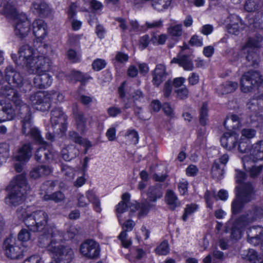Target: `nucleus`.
<instances>
[{
    "instance_id": "34",
    "label": "nucleus",
    "mask_w": 263,
    "mask_h": 263,
    "mask_svg": "<svg viewBox=\"0 0 263 263\" xmlns=\"http://www.w3.org/2000/svg\"><path fill=\"white\" fill-rule=\"evenodd\" d=\"M165 200L171 210H174L176 208L180 205V202L178 197L172 190L167 191L165 196Z\"/></svg>"
},
{
    "instance_id": "19",
    "label": "nucleus",
    "mask_w": 263,
    "mask_h": 263,
    "mask_svg": "<svg viewBox=\"0 0 263 263\" xmlns=\"http://www.w3.org/2000/svg\"><path fill=\"white\" fill-rule=\"evenodd\" d=\"M167 73L165 65L162 64H157L152 71V83L154 85L159 87L166 79Z\"/></svg>"
},
{
    "instance_id": "30",
    "label": "nucleus",
    "mask_w": 263,
    "mask_h": 263,
    "mask_svg": "<svg viewBox=\"0 0 263 263\" xmlns=\"http://www.w3.org/2000/svg\"><path fill=\"white\" fill-rule=\"evenodd\" d=\"M74 256V251L69 246L63 245L55 259L59 261H63L68 263L72 261Z\"/></svg>"
},
{
    "instance_id": "43",
    "label": "nucleus",
    "mask_w": 263,
    "mask_h": 263,
    "mask_svg": "<svg viewBox=\"0 0 263 263\" xmlns=\"http://www.w3.org/2000/svg\"><path fill=\"white\" fill-rule=\"evenodd\" d=\"M238 87V83L235 82L227 81L220 86L222 94H227L234 92Z\"/></svg>"
},
{
    "instance_id": "10",
    "label": "nucleus",
    "mask_w": 263,
    "mask_h": 263,
    "mask_svg": "<svg viewBox=\"0 0 263 263\" xmlns=\"http://www.w3.org/2000/svg\"><path fill=\"white\" fill-rule=\"evenodd\" d=\"M18 53V59H15L16 55L14 54H12V58L16 65H21L23 67L25 66L26 68L35 58L33 57L34 55L33 49L28 44L22 45L20 48Z\"/></svg>"
},
{
    "instance_id": "42",
    "label": "nucleus",
    "mask_w": 263,
    "mask_h": 263,
    "mask_svg": "<svg viewBox=\"0 0 263 263\" xmlns=\"http://www.w3.org/2000/svg\"><path fill=\"white\" fill-rule=\"evenodd\" d=\"M262 6V3L259 0H247L245 5V9L248 12L258 10Z\"/></svg>"
},
{
    "instance_id": "47",
    "label": "nucleus",
    "mask_w": 263,
    "mask_h": 263,
    "mask_svg": "<svg viewBox=\"0 0 263 263\" xmlns=\"http://www.w3.org/2000/svg\"><path fill=\"white\" fill-rule=\"evenodd\" d=\"M156 253L159 255H166L170 252L167 241L164 240L155 249Z\"/></svg>"
},
{
    "instance_id": "14",
    "label": "nucleus",
    "mask_w": 263,
    "mask_h": 263,
    "mask_svg": "<svg viewBox=\"0 0 263 263\" xmlns=\"http://www.w3.org/2000/svg\"><path fill=\"white\" fill-rule=\"evenodd\" d=\"M263 216V209L254 206L251 210L241 215L238 218L237 223H240L241 227L247 226L251 223L260 219Z\"/></svg>"
},
{
    "instance_id": "8",
    "label": "nucleus",
    "mask_w": 263,
    "mask_h": 263,
    "mask_svg": "<svg viewBox=\"0 0 263 263\" xmlns=\"http://www.w3.org/2000/svg\"><path fill=\"white\" fill-rule=\"evenodd\" d=\"M249 141L246 140L243 138H241L238 145V149L241 153H250V155L248 156L249 160H252V161H256L263 159V141H260L252 146L251 149L249 148ZM245 156H247L246 155Z\"/></svg>"
},
{
    "instance_id": "48",
    "label": "nucleus",
    "mask_w": 263,
    "mask_h": 263,
    "mask_svg": "<svg viewBox=\"0 0 263 263\" xmlns=\"http://www.w3.org/2000/svg\"><path fill=\"white\" fill-rule=\"evenodd\" d=\"M208 105L203 103L200 109L199 122L201 125L204 126L208 121Z\"/></svg>"
},
{
    "instance_id": "26",
    "label": "nucleus",
    "mask_w": 263,
    "mask_h": 263,
    "mask_svg": "<svg viewBox=\"0 0 263 263\" xmlns=\"http://www.w3.org/2000/svg\"><path fill=\"white\" fill-rule=\"evenodd\" d=\"M52 172V168L46 165H42L34 167L29 173L30 177L34 179L49 175Z\"/></svg>"
},
{
    "instance_id": "51",
    "label": "nucleus",
    "mask_w": 263,
    "mask_h": 263,
    "mask_svg": "<svg viewBox=\"0 0 263 263\" xmlns=\"http://www.w3.org/2000/svg\"><path fill=\"white\" fill-rule=\"evenodd\" d=\"M197 209V205L195 204H191L186 205L184 213L182 215V219L183 221H186L188 216L194 213Z\"/></svg>"
},
{
    "instance_id": "2",
    "label": "nucleus",
    "mask_w": 263,
    "mask_h": 263,
    "mask_svg": "<svg viewBox=\"0 0 263 263\" xmlns=\"http://www.w3.org/2000/svg\"><path fill=\"white\" fill-rule=\"evenodd\" d=\"M10 184L12 189L5 198V202L10 206H18L25 201L27 192L30 188L26 175L24 174L17 175Z\"/></svg>"
},
{
    "instance_id": "25",
    "label": "nucleus",
    "mask_w": 263,
    "mask_h": 263,
    "mask_svg": "<svg viewBox=\"0 0 263 263\" xmlns=\"http://www.w3.org/2000/svg\"><path fill=\"white\" fill-rule=\"evenodd\" d=\"M32 148L29 144H25L21 147L14 156L15 160L20 162H27L32 156Z\"/></svg>"
},
{
    "instance_id": "56",
    "label": "nucleus",
    "mask_w": 263,
    "mask_h": 263,
    "mask_svg": "<svg viewBox=\"0 0 263 263\" xmlns=\"http://www.w3.org/2000/svg\"><path fill=\"white\" fill-rule=\"evenodd\" d=\"M16 212L17 217L22 220L25 223L26 218L30 215V214L27 212V209L21 206L17 209Z\"/></svg>"
},
{
    "instance_id": "21",
    "label": "nucleus",
    "mask_w": 263,
    "mask_h": 263,
    "mask_svg": "<svg viewBox=\"0 0 263 263\" xmlns=\"http://www.w3.org/2000/svg\"><path fill=\"white\" fill-rule=\"evenodd\" d=\"M238 136L234 132L223 134L220 139L221 145L228 150H232L236 147Z\"/></svg>"
},
{
    "instance_id": "59",
    "label": "nucleus",
    "mask_w": 263,
    "mask_h": 263,
    "mask_svg": "<svg viewBox=\"0 0 263 263\" xmlns=\"http://www.w3.org/2000/svg\"><path fill=\"white\" fill-rule=\"evenodd\" d=\"M177 97L180 99L184 100L188 97L189 90L185 86H183L175 90Z\"/></svg>"
},
{
    "instance_id": "18",
    "label": "nucleus",
    "mask_w": 263,
    "mask_h": 263,
    "mask_svg": "<svg viewBox=\"0 0 263 263\" xmlns=\"http://www.w3.org/2000/svg\"><path fill=\"white\" fill-rule=\"evenodd\" d=\"M0 94L1 96L13 101L17 109L20 108V106H22L23 104H26L20 99V96L17 91L9 86H6L1 88Z\"/></svg>"
},
{
    "instance_id": "5",
    "label": "nucleus",
    "mask_w": 263,
    "mask_h": 263,
    "mask_svg": "<svg viewBox=\"0 0 263 263\" xmlns=\"http://www.w3.org/2000/svg\"><path fill=\"white\" fill-rule=\"evenodd\" d=\"M5 72L6 80L10 85L18 88L21 91L24 92L31 90L32 85L30 82L24 79L21 73L16 71L12 66H7Z\"/></svg>"
},
{
    "instance_id": "28",
    "label": "nucleus",
    "mask_w": 263,
    "mask_h": 263,
    "mask_svg": "<svg viewBox=\"0 0 263 263\" xmlns=\"http://www.w3.org/2000/svg\"><path fill=\"white\" fill-rule=\"evenodd\" d=\"M33 33L38 39H43L47 35V25L42 20L37 19L32 23Z\"/></svg>"
},
{
    "instance_id": "22",
    "label": "nucleus",
    "mask_w": 263,
    "mask_h": 263,
    "mask_svg": "<svg viewBox=\"0 0 263 263\" xmlns=\"http://www.w3.org/2000/svg\"><path fill=\"white\" fill-rule=\"evenodd\" d=\"M230 18V23L227 26L228 31L231 34L238 35L245 28V25L237 15H231Z\"/></svg>"
},
{
    "instance_id": "39",
    "label": "nucleus",
    "mask_w": 263,
    "mask_h": 263,
    "mask_svg": "<svg viewBox=\"0 0 263 263\" xmlns=\"http://www.w3.org/2000/svg\"><path fill=\"white\" fill-rule=\"evenodd\" d=\"M43 198L45 201L52 200L56 203H58L64 201L65 197L62 192L57 191L51 194H46Z\"/></svg>"
},
{
    "instance_id": "49",
    "label": "nucleus",
    "mask_w": 263,
    "mask_h": 263,
    "mask_svg": "<svg viewBox=\"0 0 263 263\" xmlns=\"http://www.w3.org/2000/svg\"><path fill=\"white\" fill-rule=\"evenodd\" d=\"M247 108L252 112L256 114L260 109L259 100L255 98L251 99L247 103Z\"/></svg>"
},
{
    "instance_id": "20",
    "label": "nucleus",
    "mask_w": 263,
    "mask_h": 263,
    "mask_svg": "<svg viewBox=\"0 0 263 263\" xmlns=\"http://www.w3.org/2000/svg\"><path fill=\"white\" fill-rule=\"evenodd\" d=\"M171 63L178 64L182 67L184 70L187 71H192L194 69V64L193 63V58L191 55L178 54L177 58H173L171 61Z\"/></svg>"
},
{
    "instance_id": "6",
    "label": "nucleus",
    "mask_w": 263,
    "mask_h": 263,
    "mask_svg": "<svg viewBox=\"0 0 263 263\" xmlns=\"http://www.w3.org/2000/svg\"><path fill=\"white\" fill-rule=\"evenodd\" d=\"M3 248L6 257L12 259L22 258L27 251L26 248L21 242L11 236L4 240Z\"/></svg>"
},
{
    "instance_id": "23",
    "label": "nucleus",
    "mask_w": 263,
    "mask_h": 263,
    "mask_svg": "<svg viewBox=\"0 0 263 263\" xmlns=\"http://www.w3.org/2000/svg\"><path fill=\"white\" fill-rule=\"evenodd\" d=\"M249 158L248 156H243L242 158L244 168L247 171L249 172L251 178H256L262 171L263 166L261 165L256 166L254 164H251V163H253L255 161H252V160H249Z\"/></svg>"
},
{
    "instance_id": "40",
    "label": "nucleus",
    "mask_w": 263,
    "mask_h": 263,
    "mask_svg": "<svg viewBox=\"0 0 263 263\" xmlns=\"http://www.w3.org/2000/svg\"><path fill=\"white\" fill-rule=\"evenodd\" d=\"M86 196L89 201L93 204V209L97 212L100 213L101 211L100 201L94 193L91 191H88L86 193Z\"/></svg>"
},
{
    "instance_id": "37",
    "label": "nucleus",
    "mask_w": 263,
    "mask_h": 263,
    "mask_svg": "<svg viewBox=\"0 0 263 263\" xmlns=\"http://www.w3.org/2000/svg\"><path fill=\"white\" fill-rule=\"evenodd\" d=\"M224 168L220 165L219 162L215 161L211 171L212 177L217 180L221 179L224 174Z\"/></svg>"
},
{
    "instance_id": "58",
    "label": "nucleus",
    "mask_w": 263,
    "mask_h": 263,
    "mask_svg": "<svg viewBox=\"0 0 263 263\" xmlns=\"http://www.w3.org/2000/svg\"><path fill=\"white\" fill-rule=\"evenodd\" d=\"M106 65L105 60L101 59H97L95 60L92 64V68L96 71H99L104 68Z\"/></svg>"
},
{
    "instance_id": "1",
    "label": "nucleus",
    "mask_w": 263,
    "mask_h": 263,
    "mask_svg": "<svg viewBox=\"0 0 263 263\" xmlns=\"http://www.w3.org/2000/svg\"><path fill=\"white\" fill-rule=\"evenodd\" d=\"M64 233L55 226H52L48 228L39 237V242L55 259L64 245L62 243Z\"/></svg>"
},
{
    "instance_id": "36",
    "label": "nucleus",
    "mask_w": 263,
    "mask_h": 263,
    "mask_svg": "<svg viewBox=\"0 0 263 263\" xmlns=\"http://www.w3.org/2000/svg\"><path fill=\"white\" fill-rule=\"evenodd\" d=\"M61 154L63 159L69 161L76 157L78 154V150L73 146H69L63 148Z\"/></svg>"
},
{
    "instance_id": "52",
    "label": "nucleus",
    "mask_w": 263,
    "mask_h": 263,
    "mask_svg": "<svg viewBox=\"0 0 263 263\" xmlns=\"http://www.w3.org/2000/svg\"><path fill=\"white\" fill-rule=\"evenodd\" d=\"M152 207L151 204L146 200H142L140 204V216L145 215Z\"/></svg>"
},
{
    "instance_id": "24",
    "label": "nucleus",
    "mask_w": 263,
    "mask_h": 263,
    "mask_svg": "<svg viewBox=\"0 0 263 263\" xmlns=\"http://www.w3.org/2000/svg\"><path fill=\"white\" fill-rule=\"evenodd\" d=\"M37 74L33 79V83L36 88L43 89L51 84L52 79L48 73L43 72Z\"/></svg>"
},
{
    "instance_id": "32",
    "label": "nucleus",
    "mask_w": 263,
    "mask_h": 263,
    "mask_svg": "<svg viewBox=\"0 0 263 263\" xmlns=\"http://www.w3.org/2000/svg\"><path fill=\"white\" fill-rule=\"evenodd\" d=\"M224 126L230 132L237 129L241 126V122L239 117L235 115H231L227 117L224 122Z\"/></svg>"
},
{
    "instance_id": "11",
    "label": "nucleus",
    "mask_w": 263,
    "mask_h": 263,
    "mask_svg": "<svg viewBox=\"0 0 263 263\" xmlns=\"http://www.w3.org/2000/svg\"><path fill=\"white\" fill-rule=\"evenodd\" d=\"M50 95L44 91H38L31 95L29 101L37 110L45 111L50 107Z\"/></svg>"
},
{
    "instance_id": "62",
    "label": "nucleus",
    "mask_w": 263,
    "mask_h": 263,
    "mask_svg": "<svg viewBox=\"0 0 263 263\" xmlns=\"http://www.w3.org/2000/svg\"><path fill=\"white\" fill-rule=\"evenodd\" d=\"M189 43L192 46L201 47L203 45L202 38L197 35H194L191 38Z\"/></svg>"
},
{
    "instance_id": "60",
    "label": "nucleus",
    "mask_w": 263,
    "mask_h": 263,
    "mask_svg": "<svg viewBox=\"0 0 263 263\" xmlns=\"http://www.w3.org/2000/svg\"><path fill=\"white\" fill-rule=\"evenodd\" d=\"M69 139L73 142L81 144L83 143L82 137L75 131H70L68 133Z\"/></svg>"
},
{
    "instance_id": "53",
    "label": "nucleus",
    "mask_w": 263,
    "mask_h": 263,
    "mask_svg": "<svg viewBox=\"0 0 263 263\" xmlns=\"http://www.w3.org/2000/svg\"><path fill=\"white\" fill-rule=\"evenodd\" d=\"M263 40V37L261 35L257 37V39L255 38H249L246 43V46L249 48H258L259 43Z\"/></svg>"
},
{
    "instance_id": "13",
    "label": "nucleus",
    "mask_w": 263,
    "mask_h": 263,
    "mask_svg": "<svg viewBox=\"0 0 263 263\" xmlns=\"http://www.w3.org/2000/svg\"><path fill=\"white\" fill-rule=\"evenodd\" d=\"M80 252L82 255L88 258L96 259L100 255V246L95 240L88 239L81 244Z\"/></svg>"
},
{
    "instance_id": "61",
    "label": "nucleus",
    "mask_w": 263,
    "mask_h": 263,
    "mask_svg": "<svg viewBox=\"0 0 263 263\" xmlns=\"http://www.w3.org/2000/svg\"><path fill=\"white\" fill-rule=\"evenodd\" d=\"M61 116H66L62 110L59 108H55L52 110L51 112V122H55L57 118H59Z\"/></svg>"
},
{
    "instance_id": "44",
    "label": "nucleus",
    "mask_w": 263,
    "mask_h": 263,
    "mask_svg": "<svg viewBox=\"0 0 263 263\" xmlns=\"http://www.w3.org/2000/svg\"><path fill=\"white\" fill-rule=\"evenodd\" d=\"M66 120L67 118L66 116H61L59 118H57V120H55L54 122H51L52 127L54 129L56 126H58V128L57 129V132H58V129H59L60 132H64L66 127Z\"/></svg>"
},
{
    "instance_id": "9",
    "label": "nucleus",
    "mask_w": 263,
    "mask_h": 263,
    "mask_svg": "<svg viewBox=\"0 0 263 263\" xmlns=\"http://www.w3.org/2000/svg\"><path fill=\"white\" fill-rule=\"evenodd\" d=\"M52 62L47 57L40 55L32 61L27 68L30 74L41 73L49 71L52 67Z\"/></svg>"
},
{
    "instance_id": "17",
    "label": "nucleus",
    "mask_w": 263,
    "mask_h": 263,
    "mask_svg": "<svg viewBox=\"0 0 263 263\" xmlns=\"http://www.w3.org/2000/svg\"><path fill=\"white\" fill-rule=\"evenodd\" d=\"M248 241L251 244L256 246L262 242L263 251V227L256 226L250 228L247 231Z\"/></svg>"
},
{
    "instance_id": "55",
    "label": "nucleus",
    "mask_w": 263,
    "mask_h": 263,
    "mask_svg": "<svg viewBox=\"0 0 263 263\" xmlns=\"http://www.w3.org/2000/svg\"><path fill=\"white\" fill-rule=\"evenodd\" d=\"M18 240L22 242L28 241L30 238V233L29 231L26 229H22L17 235Z\"/></svg>"
},
{
    "instance_id": "12",
    "label": "nucleus",
    "mask_w": 263,
    "mask_h": 263,
    "mask_svg": "<svg viewBox=\"0 0 263 263\" xmlns=\"http://www.w3.org/2000/svg\"><path fill=\"white\" fill-rule=\"evenodd\" d=\"M15 34L20 39L26 37L31 30V23L25 13L20 15L18 18L13 21Z\"/></svg>"
},
{
    "instance_id": "16",
    "label": "nucleus",
    "mask_w": 263,
    "mask_h": 263,
    "mask_svg": "<svg viewBox=\"0 0 263 263\" xmlns=\"http://www.w3.org/2000/svg\"><path fill=\"white\" fill-rule=\"evenodd\" d=\"M15 107L10 102L0 101V122L13 120L16 115Z\"/></svg>"
},
{
    "instance_id": "27",
    "label": "nucleus",
    "mask_w": 263,
    "mask_h": 263,
    "mask_svg": "<svg viewBox=\"0 0 263 263\" xmlns=\"http://www.w3.org/2000/svg\"><path fill=\"white\" fill-rule=\"evenodd\" d=\"M2 13L5 15L7 18L14 21L18 18L21 14L24 13L19 12L16 10L12 2L8 1L4 4L2 10Z\"/></svg>"
},
{
    "instance_id": "46",
    "label": "nucleus",
    "mask_w": 263,
    "mask_h": 263,
    "mask_svg": "<svg viewBox=\"0 0 263 263\" xmlns=\"http://www.w3.org/2000/svg\"><path fill=\"white\" fill-rule=\"evenodd\" d=\"M76 121L78 129L81 132H84L86 127V119L82 114L79 113L76 117Z\"/></svg>"
},
{
    "instance_id": "15",
    "label": "nucleus",
    "mask_w": 263,
    "mask_h": 263,
    "mask_svg": "<svg viewBox=\"0 0 263 263\" xmlns=\"http://www.w3.org/2000/svg\"><path fill=\"white\" fill-rule=\"evenodd\" d=\"M237 192L236 196L244 202L248 203L255 198L254 187L250 182H246L240 184L236 188Z\"/></svg>"
},
{
    "instance_id": "4",
    "label": "nucleus",
    "mask_w": 263,
    "mask_h": 263,
    "mask_svg": "<svg viewBox=\"0 0 263 263\" xmlns=\"http://www.w3.org/2000/svg\"><path fill=\"white\" fill-rule=\"evenodd\" d=\"M49 220L48 214L43 210H36L31 213L25 220V225L32 232H42L43 233L49 227L47 226ZM52 226H55L52 225Z\"/></svg>"
},
{
    "instance_id": "35",
    "label": "nucleus",
    "mask_w": 263,
    "mask_h": 263,
    "mask_svg": "<svg viewBox=\"0 0 263 263\" xmlns=\"http://www.w3.org/2000/svg\"><path fill=\"white\" fill-rule=\"evenodd\" d=\"M163 191L161 187L157 186H151L148 187L147 195L150 201L156 202L158 199L163 196Z\"/></svg>"
},
{
    "instance_id": "63",
    "label": "nucleus",
    "mask_w": 263,
    "mask_h": 263,
    "mask_svg": "<svg viewBox=\"0 0 263 263\" xmlns=\"http://www.w3.org/2000/svg\"><path fill=\"white\" fill-rule=\"evenodd\" d=\"M172 82L170 80L167 81L164 85L163 87V95L165 98H168L172 92Z\"/></svg>"
},
{
    "instance_id": "33",
    "label": "nucleus",
    "mask_w": 263,
    "mask_h": 263,
    "mask_svg": "<svg viewBox=\"0 0 263 263\" xmlns=\"http://www.w3.org/2000/svg\"><path fill=\"white\" fill-rule=\"evenodd\" d=\"M245 60L243 63L246 67L256 68L258 65L259 55L256 52L252 50H249Z\"/></svg>"
},
{
    "instance_id": "7",
    "label": "nucleus",
    "mask_w": 263,
    "mask_h": 263,
    "mask_svg": "<svg viewBox=\"0 0 263 263\" xmlns=\"http://www.w3.org/2000/svg\"><path fill=\"white\" fill-rule=\"evenodd\" d=\"M263 83V78L257 71H249L243 74L240 79V89L244 93L252 91L254 88L258 89Z\"/></svg>"
},
{
    "instance_id": "57",
    "label": "nucleus",
    "mask_w": 263,
    "mask_h": 263,
    "mask_svg": "<svg viewBox=\"0 0 263 263\" xmlns=\"http://www.w3.org/2000/svg\"><path fill=\"white\" fill-rule=\"evenodd\" d=\"M126 137L130 140L131 142L136 144L138 143L139 136L137 132L135 130H128L125 135Z\"/></svg>"
},
{
    "instance_id": "3",
    "label": "nucleus",
    "mask_w": 263,
    "mask_h": 263,
    "mask_svg": "<svg viewBox=\"0 0 263 263\" xmlns=\"http://www.w3.org/2000/svg\"><path fill=\"white\" fill-rule=\"evenodd\" d=\"M18 115L22 118V133L26 136H29L36 143L43 146H47L48 143L44 140L40 130L34 126L31 121V114L29 107L27 104H23L18 109Z\"/></svg>"
},
{
    "instance_id": "41",
    "label": "nucleus",
    "mask_w": 263,
    "mask_h": 263,
    "mask_svg": "<svg viewBox=\"0 0 263 263\" xmlns=\"http://www.w3.org/2000/svg\"><path fill=\"white\" fill-rule=\"evenodd\" d=\"M172 0H152V6L157 11H163L170 6Z\"/></svg>"
},
{
    "instance_id": "29",
    "label": "nucleus",
    "mask_w": 263,
    "mask_h": 263,
    "mask_svg": "<svg viewBox=\"0 0 263 263\" xmlns=\"http://www.w3.org/2000/svg\"><path fill=\"white\" fill-rule=\"evenodd\" d=\"M32 9L40 16H47L51 10L44 0H34L32 4Z\"/></svg>"
},
{
    "instance_id": "38",
    "label": "nucleus",
    "mask_w": 263,
    "mask_h": 263,
    "mask_svg": "<svg viewBox=\"0 0 263 263\" xmlns=\"http://www.w3.org/2000/svg\"><path fill=\"white\" fill-rule=\"evenodd\" d=\"M247 204L236 196L231 204V210L233 214H238L240 213Z\"/></svg>"
},
{
    "instance_id": "54",
    "label": "nucleus",
    "mask_w": 263,
    "mask_h": 263,
    "mask_svg": "<svg viewBox=\"0 0 263 263\" xmlns=\"http://www.w3.org/2000/svg\"><path fill=\"white\" fill-rule=\"evenodd\" d=\"M168 31L169 33L174 36H180L182 35V25H176L171 26Z\"/></svg>"
},
{
    "instance_id": "31",
    "label": "nucleus",
    "mask_w": 263,
    "mask_h": 263,
    "mask_svg": "<svg viewBox=\"0 0 263 263\" xmlns=\"http://www.w3.org/2000/svg\"><path fill=\"white\" fill-rule=\"evenodd\" d=\"M242 258L250 263H263V255L258 253L254 249H249L243 254Z\"/></svg>"
},
{
    "instance_id": "50",
    "label": "nucleus",
    "mask_w": 263,
    "mask_h": 263,
    "mask_svg": "<svg viewBox=\"0 0 263 263\" xmlns=\"http://www.w3.org/2000/svg\"><path fill=\"white\" fill-rule=\"evenodd\" d=\"M241 133V138H243L246 140L249 141V140L255 137L256 131L253 128H246L242 129Z\"/></svg>"
},
{
    "instance_id": "64",
    "label": "nucleus",
    "mask_w": 263,
    "mask_h": 263,
    "mask_svg": "<svg viewBox=\"0 0 263 263\" xmlns=\"http://www.w3.org/2000/svg\"><path fill=\"white\" fill-rule=\"evenodd\" d=\"M127 233L125 231H122L119 236V239L121 241L123 246L125 248H128L130 246L132 241L126 239Z\"/></svg>"
},
{
    "instance_id": "45",
    "label": "nucleus",
    "mask_w": 263,
    "mask_h": 263,
    "mask_svg": "<svg viewBox=\"0 0 263 263\" xmlns=\"http://www.w3.org/2000/svg\"><path fill=\"white\" fill-rule=\"evenodd\" d=\"M237 221L238 219H237L234 222L231 230V236L235 239H237L240 237L241 230L247 227H241L240 223H237Z\"/></svg>"
}]
</instances>
